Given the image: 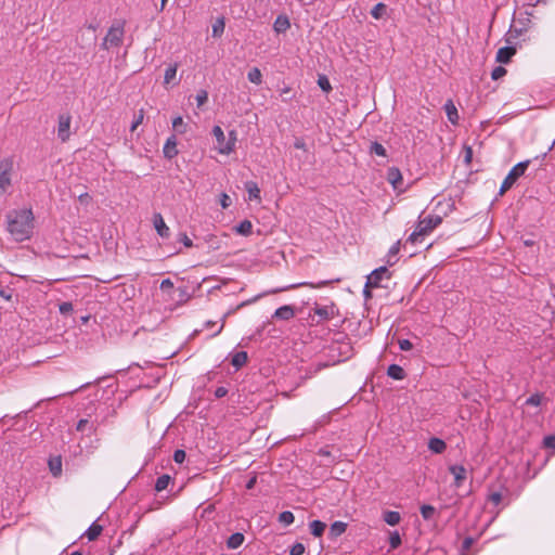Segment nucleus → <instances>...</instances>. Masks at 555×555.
Listing matches in <instances>:
<instances>
[{"mask_svg":"<svg viewBox=\"0 0 555 555\" xmlns=\"http://www.w3.org/2000/svg\"><path fill=\"white\" fill-rule=\"evenodd\" d=\"M449 472L454 476V486L461 487L466 479L467 470L463 465H451Z\"/></svg>","mask_w":555,"mask_h":555,"instance_id":"obj_11","label":"nucleus"},{"mask_svg":"<svg viewBox=\"0 0 555 555\" xmlns=\"http://www.w3.org/2000/svg\"><path fill=\"white\" fill-rule=\"evenodd\" d=\"M153 223L157 234L164 238L170 236V230L164 221L163 216L159 212H155L153 216Z\"/></svg>","mask_w":555,"mask_h":555,"instance_id":"obj_10","label":"nucleus"},{"mask_svg":"<svg viewBox=\"0 0 555 555\" xmlns=\"http://www.w3.org/2000/svg\"><path fill=\"white\" fill-rule=\"evenodd\" d=\"M444 109H446V113H447V116H448V119L453 124H457V119H459V114H457V109L455 107V105L453 104V102L451 100H449L446 104H444Z\"/></svg>","mask_w":555,"mask_h":555,"instance_id":"obj_26","label":"nucleus"},{"mask_svg":"<svg viewBox=\"0 0 555 555\" xmlns=\"http://www.w3.org/2000/svg\"><path fill=\"white\" fill-rule=\"evenodd\" d=\"M245 189L248 193L249 199H260V189L256 182L247 181L245 183Z\"/></svg>","mask_w":555,"mask_h":555,"instance_id":"obj_29","label":"nucleus"},{"mask_svg":"<svg viewBox=\"0 0 555 555\" xmlns=\"http://www.w3.org/2000/svg\"><path fill=\"white\" fill-rule=\"evenodd\" d=\"M385 275L388 279L390 278V273H389L387 267H385V266L379 267V268L375 269L374 271H372V273L367 276L366 288L367 287H378L380 284V281L383 280V278Z\"/></svg>","mask_w":555,"mask_h":555,"instance_id":"obj_8","label":"nucleus"},{"mask_svg":"<svg viewBox=\"0 0 555 555\" xmlns=\"http://www.w3.org/2000/svg\"><path fill=\"white\" fill-rule=\"evenodd\" d=\"M542 401V395L540 393H533L526 400L527 405H534L538 406L541 404Z\"/></svg>","mask_w":555,"mask_h":555,"instance_id":"obj_47","label":"nucleus"},{"mask_svg":"<svg viewBox=\"0 0 555 555\" xmlns=\"http://www.w3.org/2000/svg\"><path fill=\"white\" fill-rule=\"evenodd\" d=\"M388 181L393 185L395 189L400 188L402 183V175L398 168H389L387 173Z\"/></svg>","mask_w":555,"mask_h":555,"instance_id":"obj_19","label":"nucleus"},{"mask_svg":"<svg viewBox=\"0 0 555 555\" xmlns=\"http://www.w3.org/2000/svg\"><path fill=\"white\" fill-rule=\"evenodd\" d=\"M72 117L69 114H61L59 116L57 137L62 142H66L69 139Z\"/></svg>","mask_w":555,"mask_h":555,"instance_id":"obj_7","label":"nucleus"},{"mask_svg":"<svg viewBox=\"0 0 555 555\" xmlns=\"http://www.w3.org/2000/svg\"><path fill=\"white\" fill-rule=\"evenodd\" d=\"M177 70L178 63L170 64L164 75V86L167 87L169 85H178L179 80H177Z\"/></svg>","mask_w":555,"mask_h":555,"instance_id":"obj_14","label":"nucleus"},{"mask_svg":"<svg viewBox=\"0 0 555 555\" xmlns=\"http://www.w3.org/2000/svg\"><path fill=\"white\" fill-rule=\"evenodd\" d=\"M507 46L502 47L498 50L495 61L501 64H507L511 62L512 57L515 55L517 48L513 46L509 40H507Z\"/></svg>","mask_w":555,"mask_h":555,"instance_id":"obj_9","label":"nucleus"},{"mask_svg":"<svg viewBox=\"0 0 555 555\" xmlns=\"http://www.w3.org/2000/svg\"><path fill=\"white\" fill-rule=\"evenodd\" d=\"M248 360V356L246 351H238L233 354L231 359V364L236 369L240 370L243 365L246 364Z\"/></svg>","mask_w":555,"mask_h":555,"instance_id":"obj_24","label":"nucleus"},{"mask_svg":"<svg viewBox=\"0 0 555 555\" xmlns=\"http://www.w3.org/2000/svg\"><path fill=\"white\" fill-rule=\"evenodd\" d=\"M508 494V490L503 486L491 485L488 487V495L487 500L491 502L493 505L499 506L504 496Z\"/></svg>","mask_w":555,"mask_h":555,"instance_id":"obj_6","label":"nucleus"},{"mask_svg":"<svg viewBox=\"0 0 555 555\" xmlns=\"http://www.w3.org/2000/svg\"><path fill=\"white\" fill-rule=\"evenodd\" d=\"M400 250V241L396 242L388 250L387 264L393 266L397 262L396 256Z\"/></svg>","mask_w":555,"mask_h":555,"instance_id":"obj_32","label":"nucleus"},{"mask_svg":"<svg viewBox=\"0 0 555 555\" xmlns=\"http://www.w3.org/2000/svg\"><path fill=\"white\" fill-rule=\"evenodd\" d=\"M441 222L442 218L438 215L427 216L423 219H420L415 230L409 235L406 243L415 244L420 242V237L429 234Z\"/></svg>","mask_w":555,"mask_h":555,"instance_id":"obj_2","label":"nucleus"},{"mask_svg":"<svg viewBox=\"0 0 555 555\" xmlns=\"http://www.w3.org/2000/svg\"><path fill=\"white\" fill-rule=\"evenodd\" d=\"M294 317H295V309L293 306H289V305H285V306L278 308L275 310V312L273 313V318L283 320V321H288V320L293 319Z\"/></svg>","mask_w":555,"mask_h":555,"instance_id":"obj_15","label":"nucleus"},{"mask_svg":"<svg viewBox=\"0 0 555 555\" xmlns=\"http://www.w3.org/2000/svg\"><path fill=\"white\" fill-rule=\"evenodd\" d=\"M13 166V159L10 157L0 160V194L5 193L8 188L11 185Z\"/></svg>","mask_w":555,"mask_h":555,"instance_id":"obj_4","label":"nucleus"},{"mask_svg":"<svg viewBox=\"0 0 555 555\" xmlns=\"http://www.w3.org/2000/svg\"><path fill=\"white\" fill-rule=\"evenodd\" d=\"M295 516L291 511H284L279 515V521L284 526H289L294 522Z\"/></svg>","mask_w":555,"mask_h":555,"instance_id":"obj_37","label":"nucleus"},{"mask_svg":"<svg viewBox=\"0 0 555 555\" xmlns=\"http://www.w3.org/2000/svg\"><path fill=\"white\" fill-rule=\"evenodd\" d=\"M245 541V535L242 532L231 534L227 540V547L230 550L238 548Z\"/></svg>","mask_w":555,"mask_h":555,"instance_id":"obj_18","label":"nucleus"},{"mask_svg":"<svg viewBox=\"0 0 555 555\" xmlns=\"http://www.w3.org/2000/svg\"><path fill=\"white\" fill-rule=\"evenodd\" d=\"M421 515L425 520H430L436 515V508L433 505L424 504L421 506Z\"/></svg>","mask_w":555,"mask_h":555,"instance_id":"obj_35","label":"nucleus"},{"mask_svg":"<svg viewBox=\"0 0 555 555\" xmlns=\"http://www.w3.org/2000/svg\"><path fill=\"white\" fill-rule=\"evenodd\" d=\"M144 109L141 108L134 114V119L131 124L130 130L133 132L142 122L144 119Z\"/></svg>","mask_w":555,"mask_h":555,"instance_id":"obj_40","label":"nucleus"},{"mask_svg":"<svg viewBox=\"0 0 555 555\" xmlns=\"http://www.w3.org/2000/svg\"><path fill=\"white\" fill-rule=\"evenodd\" d=\"M230 313H231V311H228L227 313H224V315H223V317H222V319H221V325H220V327L218 328V331H217V332H215V333L212 334V336H214V337H215V336H217V335H219V334L222 332L223 326H224V323H225V319H227V317H228V315H230Z\"/></svg>","mask_w":555,"mask_h":555,"instance_id":"obj_60","label":"nucleus"},{"mask_svg":"<svg viewBox=\"0 0 555 555\" xmlns=\"http://www.w3.org/2000/svg\"><path fill=\"white\" fill-rule=\"evenodd\" d=\"M384 521L386 524H388L389 526H396L400 522L401 520V515L400 513L396 512V511H387L384 513Z\"/></svg>","mask_w":555,"mask_h":555,"instance_id":"obj_31","label":"nucleus"},{"mask_svg":"<svg viewBox=\"0 0 555 555\" xmlns=\"http://www.w3.org/2000/svg\"><path fill=\"white\" fill-rule=\"evenodd\" d=\"M237 141V134L235 130L229 131L227 144H224L223 149L221 150V154L229 155L232 153L235 149V143Z\"/></svg>","mask_w":555,"mask_h":555,"instance_id":"obj_20","label":"nucleus"},{"mask_svg":"<svg viewBox=\"0 0 555 555\" xmlns=\"http://www.w3.org/2000/svg\"><path fill=\"white\" fill-rule=\"evenodd\" d=\"M185 456H186L185 451H184V450H182V449H178V450H176V451H175V453H173V461H175L176 463L181 464V463H183V462H184Z\"/></svg>","mask_w":555,"mask_h":555,"instance_id":"obj_50","label":"nucleus"},{"mask_svg":"<svg viewBox=\"0 0 555 555\" xmlns=\"http://www.w3.org/2000/svg\"><path fill=\"white\" fill-rule=\"evenodd\" d=\"M371 287H367L366 288V285L364 286V289H363V295L364 297L367 299V298H371L372 297V293L370 291Z\"/></svg>","mask_w":555,"mask_h":555,"instance_id":"obj_64","label":"nucleus"},{"mask_svg":"<svg viewBox=\"0 0 555 555\" xmlns=\"http://www.w3.org/2000/svg\"><path fill=\"white\" fill-rule=\"evenodd\" d=\"M370 152L377 156H382V157L387 156L386 149L380 143H378L376 141L371 143Z\"/></svg>","mask_w":555,"mask_h":555,"instance_id":"obj_39","label":"nucleus"},{"mask_svg":"<svg viewBox=\"0 0 555 555\" xmlns=\"http://www.w3.org/2000/svg\"><path fill=\"white\" fill-rule=\"evenodd\" d=\"M212 134L216 138L217 141V150L221 154V150L223 149L224 144H227V138L223 133V130L220 126H215L212 128Z\"/></svg>","mask_w":555,"mask_h":555,"instance_id":"obj_22","label":"nucleus"},{"mask_svg":"<svg viewBox=\"0 0 555 555\" xmlns=\"http://www.w3.org/2000/svg\"><path fill=\"white\" fill-rule=\"evenodd\" d=\"M103 527L99 525L98 522H92L91 526L87 529L86 535L88 537L89 541H94L99 538V535L102 533Z\"/></svg>","mask_w":555,"mask_h":555,"instance_id":"obj_30","label":"nucleus"},{"mask_svg":"<svg viewBox=\"0 0 555 555\" xmlns=\"http://www.w3.org/2000/svg\"><path fill=\"white\" fill-rule=\"evenodd\" d=\"M464 151H465L464 162L466 164H469L473 159V149L468 145H465Z\"/></svg>","mask_w":555,"mask_h":555,"instance_id":"obj_55","label":"nucleus"},{"mask_svg":"<svg viewBox=\"0 0 555 555\" xmlns=\"http://www.w3.org/2000/svg\"><path fill=\"white\" fill-rule=\"evenodd\" d=\"M386 11H387V7L384 3L379 2L376 5H374V8L372 9L371 15L375 20H379L386 14Z\"/></svg>","mask_w":555,"mask_h":555,"instance_id":"obj_36","label":"nucleus"},{"mask_svg":"<svg viewBox=\"0 0 555 555\" xmlns=\"http://www.w3.org/2000/svg\"><path fill=\"white\" fill-rule=\"evenodd\" d=\"M220 205L222 208H228L231 205V198L228 194H225V193L221 194Z\"/></svg>","mask_w":555,"mask_h":555,"instance_id":"obj_56","label":"nucleus"},{"mask_svg":"<svg viewBox=\"0 0 555 555\" xmlns=\"http://www.w3.org/2000/svg\"><path fill=\"white\" fill-rule=\"evenodd\" d=\"M0 297H2L5 300H11L12 298V289L9 287L0 288Z\"/></svg>","mask_w":555,"mask_h":555,"instance_id":"obj_57","label":"nucleus"},{"mask_svg":"<svg viewBox=\"0 0 555 555\" xmlns=\"http://www.w3.org/2000/svg\"><path fill=\"white\" fill-rule=\"evenodd\" d=\"M399 348L403 351H409L413 348V344L409 339H400Z\"/></svg>","mask_w":555,"mask_h":555,"instance_id":"obj_52","label":"nucleus"},{"mask_svg":"<svg viewBox=\"0 0 555 555\" xmlns=\"http://www.w3.org/2000/svg\"><path fill=\"white\" fill-rule=\"evenodd\" d=\"M309 528H310L311 534L319 538V537H322V534L324 533L326 525H325V522L317 519V520H312L309 524Z\"/></svg>","mask_w":555,"mask_h":555,"instance_id":"obj_28","label":"nucleus"},{"mask_svg":"<svg viewBox=\"0 0 555 555\" xmlns=\"http://www.w3.org/2000/svg\"><path fill=\"white\" fill-rule=\"evenodd\" d=\"M543 444L546 448L555 449V436L554 435L545 436L543 439Z\"/></svg>","mask_w":555,"mask_h":555,"instance_id":"obj_51","label":"nucleus"},{"mask_svg":"<svg viewBox=\"0 0 555 555\" xmlns=\"http://www.w3.org/2000/svg\"><path fill=\"white\" fill-rule=\"evenodd\" d=\"M347 529V524L340 520L334 521L328 531L330 539H336L341 535Z\"/></svg>","mask_w":555,"mask_h":555,"instance_id":"obj_16","label":"nucleus"},{"mask_svg":"<svg viewBox=\"0 0 555 555\" xmlns=\"http://www.w3.org/2000/svg\"><path fill=\"white\" fill-rule=\"evenodd\" d=\"M304 553L305 545L302 543H295L289 551V555H302Z\"/></svg>","mask_w":555,"mask_h":555,"instance_id":"obj_49","label":"nucleus"},{"mask_svg":"<svg viewBox=\"0 0 555 555\" xmlns=\"http://www.w3.org/2000/svg\"><path fill=\"white\" fill-rule=\"evenodd\" d=\"M88 423H89V422H88V420H85V418L80 420V421L77 423V425H76V429H77L78 431H83V430H85V428H86V426L88 425Z\"/></svg>","mask_w":555,"mask_h":555,"instance_id":"obj_61","label":"nucleus"},{"mask_svg":"<svg viewBox=\"0 0 555 555\" xmlns=\"http://www.w3.org/2000/svg\"><path fill=\"white\" fill-rule=\"evenodd\" d=\"M59 309L62 314H66L70 311H73V305H72V302L64 301L60 305Z\"/></svg>","mask_w":555,"mask_h":555,"instance_id":"obj_53","label":"nucleus"},{"mask_svg":"<svg viewBox=\"0 0 555 555\" xmlns=\"http://www.w3.org/2000/svg\"><path fill=\"white\" fill-rule=\"evenodd\" d=\"M163 153H164V156L168 159H172L173 157H176L178 155V149H177V139H176V135L172 134L170 135L164 147H163Z\"/></svg>","mask_w":555,"mask_h":555,"instance_id":"obj_13","label":"nucleus"},{"mask_svg":"<svg viewBox=\"0 0 555 555\" xmlns=\"http://www.w3.org/2000/svg\"><path fill=\"white\" fill-rule=\"evenodd\" d=\"M255 483H256V477H253V478H250V479L246 482V488H247V489H253V488H254V486H255Z\"/></svg>","mask_w":555,"mask_h":555,"instance_id":"obj_63","label":"nucleus"},{"mask_svg":"<svg viewBox=\"0 0 555 555\" xmlns=\"http://www.w3.org/2000/svg\"><path fill=\"white\" fill-rule=\"evenodd\" d=\"M474 543H475V539L473 537H466L462 542V547H461L462 555H465V552L469 551Z\"/></svg>","mask_w":555,"mask_h":555,"instance_id":"obj_45","label":"nucleus"},{"mask_svg":"<svg viewBox=\"0 0 555 555\" xmlns=\"http://www.w3.org/2000/svg\"><path fill=\"white\" fill-rule=\"evenodd\" d=\"M428 449L436 454H441L446 451L447 443L442 439L434 437L428 441Z\"/></svg>","mask_w":555,"mask_h":555,"instance_id":"obj_17","label":"nucleus"},{"mask_svg":"<svg viewBox=\"0 0 555 555\" xmlns=\"http://www.w3.org/2000/svg\"><path fill=\"white\" fill-rule=\"evenodd\" d=\"M247 78L250 82H253L255 85H261V82H262V74L258 67H253L248 72Z\"/></svg>","mask_w":555,"mask_h":555,"instance_id":"obj_34","label":"nucleus"},{"mask_svg":"<svg viewBox=\"0 0 555 555\" xmlns=\"http://www.w3.org/2000/svg\"><path fill=\"white\" fill-rule=\"evenodd\" d=\"M273 27L278 34L285 33L291 27L288 17L286 15L278 16V18L274 22Z\"/></svg>","mask_w":555,"mask_h":555,"instance_id":"obj_23","label":"nucleus"},{"mask_svg":"<svg viewBox=\"0 0 555 555\" xmlns=\"http://www.w3.org/2000/svg\"><path fill=\"white\" fill-rule=\"evenodd\" d=\"M172 127L179 133H184L186 130V125L181 116H177L172 119Z\"/></svg>","mask_w":555,"mask_h":555,"instance_id":"obj_42","label":"nucleus"},{"mask_svg":"<svg viewBox=\"0 0 555 555\" xmlns=\"http://www.w3.org/2000/svg\"><path fill=\"white\" fill-rule=\"evenodd\" d=\"M294 147L298 150H306V143L302 139H296L294 142Z\"/></svg>","mask_w":555,"mask_h":555,"instance_id":"obj_62","label":"nucleus"},{"mask_svg":"<svg viewBox=\"0 0 555 555\" xmlns=\"http://www.w3.org/2000/svg\"><path fill=\"white\" fill-rule=\"evenodd\" d=\"M318 85L325 92H328L332 90V86L326 76H320L318 79Z\"/></svg>","mask_w":555,"mask_h":555,"instance_id":"obj_44","label":"nucleus"},{"mask_svg":"<svg viewBox=\"0 0 555 555\" xmlns=\"http://www.w3.org/2000/svg\"><path fill=\"white\" fill-rule=\"evenodd\" d=\"M506 73H507V70L503 66H496L493 68V70L491 73V78L493 80H498V79L502 78L503 76H505Z\"/></svg>","mask_w":555,"mask_h":555,"instance_id":"obj_46","label":"nucleus"},{"mask_svg":"<svg viewBox=\"0 0 555 555\" xmlns=\"http://www.w3.org/2000/svg\"><path fill=\"white\" fill-rule=\"evenodd\" d=\"M7 230L15 242L29 240L35 228L31 209H13L5 215Z\"/></svg>","mask_w":555,"mask_h":555,"instance_id":"obj_1","label":"nucleus"},{"mask_svg":"<svg viewBox=\"0 0 555 555\" xmlns=\"http://www.w3.org/2000/svg\"><path fill=\"white\" fill-rule=\"evenodd\" d=\"M49 469L54 477H59L62 474V459L61 456H54L49 460Z\"/></svg>","mask_w":555,"mask_h":555,"instance_id":"obj_25","label":"nucleus"},{"mask_svg":"<svg viewBox=\"0 0 555 555\" xmlns=\"http://www.w3.org/2000/svg\"><path fill=\"white\" fill-rule=\"evenodd\" d=\"M530 164V160L520 162L517 165H515L508 172V175L503 180L499 194L503 195L506 191H508L515 182L524 176L525 171L527 170L528 166Z\"/></svg>","mask_w":555,"mask_h":555,"instance_id":"obj_3","label":"nucleus"},{"mask_svg":"<svg viewBox=\"0 0 555 555\" xmlns=\"http://www.w3.org/2000/svg\"><path fill=\"white\" fill-rule=\"evenodd\" d=\"M228 395V389L223 386L217 387L215 390L216 398H223Z\"/></svg>","mask_w":555,"mask_h":555,"instance_id":"obj_59","label":"nucleus"},{"mask_svg":"<svg viewBox=\"0 0 555 555\" xmlns=\"http://www.w3.org/2000/svg\"><path fill=\"white\" fill-rule=\"evenodd\" d=\"M225 23L223 17H218L212 24V35H221L224 31Z\"/></svg>","mask_w":555,"mask_h":555,"instance_id":"obj_41","label":"nucleus"},{"mask_svg":"<svg viewBox=\"0 0 555 555\" xmlns=\"http://www.w3.org/2000/svg\"><path fill=\"white\" fill-rule=\"evenodd\" d=\"M196 103H197V106L201 107L202 105H204L207 100H208V93L206 90H199L196 94Z\"/></svg>","mask_w":555,"mask_h":555,"instance_id":"obj_48","label":"nucleus"},{"mask_svg":"<svg viewBox=\"0 0 555 555\" xmlns=\"http://www.w3.org/2000/svg\"><path fill=\"white\" fill-rule=\"evenodd\" d=\"M170 480H171V477L167 474L159 476L155 482V490L157 492H162L163 490H165L168 487Z\"/></svg>","mask_w":555,"mask_h":555,"instance_id":"obj_33","label":"nucleus"},{"mask_svg":"<svg viewBox=\"0 0 555 555\" xmlns=\"http://www.w3.org/2000/svg\"><path fill=\"white\" fill-rule=\"evenodd\" d=\"M401 535L398 531H392L389 534V546L390 550H396L401 545Z\"/></svg>","mask_w":555,"mask_h":555,"instance_id":"obj_38","label":"nucleus"},{"mask_svg":"<svg viewBox=\"0 0 555 555\" xmlns=\"http://www.w3.org/2000/svg\"><path fill=\"white\" fill-rule=\"evenodd\" d=\"M234 230L237 234L248 236L253 233V223L249 220L245 219L242 222H240L234 228Z\"/></svg>","mask_w":555,"mask_h":555,"instance_id":"obj_27","label":"nucleus"},{"mask_svg":"<svg viewBox=\"0 0 555 555\" xmlns=\"http://www.w3.org/2000/svg\"><path fill=\"white\" fill-rule=\"evenodd\" d=\"M313 312L315 315L319 317L318 323H320L323 321L332 320L335 315L338 314V309L336 305L332 302L328 306L315 305L313 308Z\"/></svg>","mask_w":555,"mask_h":555,"instance_id":"obj_5","label":"nucleus"},{"mask_svg":"<svg viewBox=\"0 0 555 555\" xmlns=\"http://www.w3.org/2000/svg\"><path fill=\"white\" fill-rule=\"evenodd\" d=\"M172 287H173V283L170 279H165L160 283L162 291H168V289H171Z\"/></svg>","mask_w":555,"mask_h":555,"instance_id":"obj_58","label":"nucleus"},{"mask_svg":"<svg viewBox=\"0 0 555 555\" xmlns=\"http://www.w3.org/2000/svg\"><path fill=\"white\" fill-rule=\"evenodd\" d=\"M387 375L396 380H402L406 376L404 370L398 364L389 365L387 369Z\"/></svg>","mask_w":555,"mask_h":555,"instance_id":"obj_21","label":"nucleus"},{"mask_svg":"<svg viewBox=\"0 0 555 555\" xmlns=\"http://www.w3.org/2000/svg\"><path fill=\"white\" fill-rule=\"evenodd\" d=\"M179 241L182 242L185 247H192L193 246L192 240L185 233H180L179 234Z\"/></svg>","mask_w":555,"mask_h":555,"instance_id":"obj_54","label":"nucleus"},{"mask_svg":"<svg viewBox=\"0 0 555 555\" xmlns=\"http://www.w3.org/2000/svg\"><path fill=\"white\" fill-rule=\"evenodd\" d=\"M338 282H340V278L323 280V281H319L317 283L301 282L298 284L291 285L289 288L306 287V286L311 287V288H322V287H325V286L332 285L333 283H338ZM286 289H288V287Z\"/></svg>","mask_w":555,"mask_h":555,"instance_id":"obj_12","label":"nucleus"},{"mask_svg":"<svg viewBox=\"0 0 555 555\" xmlns=\"http://www.w3.org/2000/svg\"><path fill=\"white\" fill-rule=\"evenodd\" d=\"M122 43L121 37H103L102 47L107 49L111 46H118Z\"/></svg>","mask_w":555,"mask_h":555,"instance_id":"obj_43","label":"nucleus"}]
</instances>
